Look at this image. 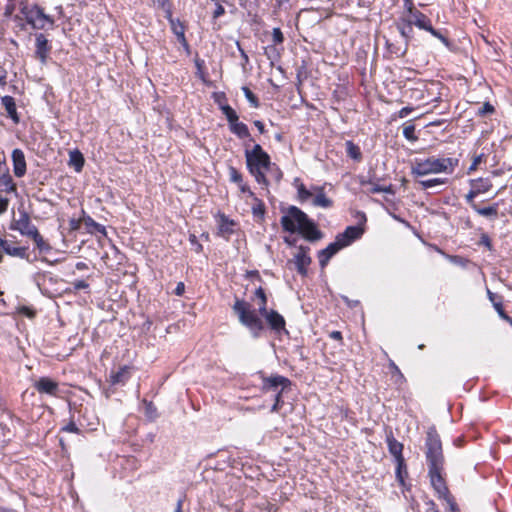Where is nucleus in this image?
<instances>
[{
	"label": "nucleus",
	"mask_w": 512,
	"mask_h": 512,
	"mask_svg": "<svg viewBox=\"0 0 512 512\" xmlns=\"http://www.w3.org/2000/svg\"><path fill=\"white\" fill-rule=\"evenodd\" d=\"M245 158L249 172L259 184L268 186L266 172L273 173L276 181H280L282 178V172L271 162L270 156L263 150L261 145L256 144L251 150H246Z\"/></svg>",
	"instance_id": "nucleus-1"
},
{
	"label": "nucleus",
	"mask_w": 512,
	"mask_h": 512,
	"mask_svg": "<svg viewBox=\"0 0 512 512\" xmlns=\"http://www.w3.org/2000/svg\"><path fill=\"white\" fill-rule=\"evenodd\" d=\"M281 225L285 231L290 233L299 232L309 241H317L322 237V233L315 223L296 206L288 208L287 213L281 217Z\"/></svg>",
	"instance_id": "nucleus-2"
},
{
	"label": "nucleus",
	"mask_w": 512,
	"mask_h": 512,
	"mask_svg": "<svg viewBox=\"0 0 512 512\" xmlns=\"http://www.w3.org/2000/svg\"><path fill=\"white\" fill-rule=\"evenodd\" d=\"M459 160L450 157H428L415 159L411 166V174L415 177H422L429 174L453 173L458 166Z\"/></svg>",
	"instance_id": "nucleus-3"
},
{
	"label": "nucleus",
	"mask_w": 512,
	"mask_h": 512,
	"mask_svg": "<svg viewBox=\"0 0 512 512\" xmlns=\"http://www.w3.org/2000/svg\"><path fill=\"white\" fill-rule=\"evenodd\" d=\"M233 310L237 314L239 322L247 327L254 337H257L264 326L257 313L251 309L250 304L237 299L233 305Z\"/></svg>",
	"instance_id": "nucleus-4"
},
{
	"label": "nucleus",
	"mask_w": 512,
	"mask_h": 512,
	"mask_svg": "<svg viewBox=\"0 0 512 512\" xmlns=\"http://www.w3.org/2000/svg\"><path fill=\"white\" fill-rule=\"evenodd\" d=\"M426 459L428 468L443 467L444 457L442 453V443L437 431L430 428L426 437Z\"/></svg>",
	"instance_id": "nucleus-5"
},
{
	"label": "nucleus",
	"mask_w": 512,
	"mask_h": 512,
	"mask_svg": "<svg viewBox=\"0 0 512 512\" xmlns=\"http://www.w3.org/2000/svg\"><path fill=\"white\" fill-rule=\"evenodd\" d=\"M443 467H431L428 470L430 482L439 499H444L450 507L451 512H458L456 503L449 494L445 480L442 476Z\"/></svg>",
	"instance_id": "nucleus-6"
},
{
	"label": "nucleus",
	"mask_w": 512,
	"mask_h": 512,
	"mask_svg": "<svg viewBox=\"0 0 512 512\" xmlns=\"http://www.w3.org/2000/svg\"><path fill=\"white\" fill-rule=\"evenodd\" d=\"M439 83H419L410 90V98L423 105L438 102L441 97Z\"/></svg>",
	"instance_id": "nucleus-7"
},
{
	"label": "nucleus",
	"mask_w": 512,
	"mask_h": 512,
	"mask_svg": "<svg viewBox=\"0 0 512 512\" xmlns=\"http://www.w3.org/2000/svg\"><path fill=\"white\" fill-rule=\"evenodd\" d=\"M22 13L28 24L34 29H44L47 24L53 25L54 20L50 15L44 13V10L38 5L24 6Z\"/></svg>",
	"instance_id": "nucleus-8"
},
{
	"label": "nucleus",
	"mask_w": 512,
	"mask_h": 512,
	"mask_svg": "<svg viewBox=\"0 0 512 512\" xmlns=\"http://www.w3.org/2000/svg\"><path fill=\"white\" fill-rule=\"evenodd\" d=\"M406 2L409 5L408 6V11L410 13V19L409 20L412 21V25L414 24L419 29L428 31L434 37L438 38L443 44L448 46L449 45L448 39L444 35H442L439 31H437V30H435L433 28V26L431 25L430 19L425 14H423L422 12H420L418 10L414 11L411 2H408V1H406Z\"/></svg>",
	"instance_id": "nucleus-9"
},
{
	"label": "nucleus",
	"mask_w": 512,
	"mask_h": 512,
	"mask_svg": "<svg viewBox=\"0 0 512 512\" xmlns=\"http://www.w3.org/2000/svg\"><path fill=\"white\" fill-rule=\"evenodd\" d=\"M10 228L12 230L19 231L23 236L30 237L32 234H35L37 230L36 226L32 224L30 217L27 212L20 211L19 218L13 220Z\"/></svg>",
	"instance_id": "nucleus-10"
},
{
	"label": "nucleus",
	"mask_w": 512,
	"mask_h": 512,
	"mask_svg": "<svg viewBox=\"0 0 512 512\" xmlns=\"http://www.w3.org/2000/svg\"><path fill=\"white\" fill-rule=\"evenodd\" d=\"M291 386V381L282 375H272L270 377L262 378V390L277 391L281 388V391H285Z\"/></svg>",
	"instance_id": "nucleus-11"
},
{
	"label": "nucleus",
	"mask_w": 512,
	"mask_h": 512,
	"mask_svg": "<svg viewBox=\"0 0 512 512\" xmlns=\"http://www.w3.org/2000/svg\"><path fill=\"white\" fill-rule=\"evenodd\" d=\"M387 442H388L389 452L395 457L396 462H397V471H396L397 477L399 478V480L401 482H403V478H402V467L404 465V458L402 455L403 445L394 438H388Z\"/></svg>",
	"instance_id": "nucleus-12"
},
{
	"label": "nucleus",
	"mask_w": 512,
	"mask_h": 512,
	"mask_svg": "<svg viewBox=\"0 0 512 512\" xmlns=\"http://www.w3.org/2000/svg\"><path fill=\"white\" fill-rule=\"evenodd\" d=\"M35 56L40 60L42 64H45L48 55L51 51V46L48 43V39L42 33L36 34L35 38Z\"/></svg>",
	"instance_id": "nucleus-13"
},
{
	"label": "nucleus",
	"mask_w": 512,
	"mask_h": 512,
	"mask_svg": "<svg viewBox=\"0 0 512 512\" xmlns=\"http://www.w3.org/2000/svg\"><path fill=\"white\" fill-rule=\"evenodd\" d=\"M34 387L41 394L57 396L59 392L58 383L49 377H41L35 383Z\"/></svg>",
	"instance_id": "nucleus-14"
},
{
	"label": "nucleus",
	"mask_w": 512,
	"mask_h": 512,
	"mask_svg": "<svg viewBox=\"0 0 512 512\" xmlns=\"http://www.w3.org/2000/svg\"><path fill=\"white\" fill-rule=\"evenodd\" d=\"M12 163L14 175L18 178L23 177L26 173V160L24 152L21 149H14L12 151Z\"/></svg>",
	"instance_id": "nucleus-15"
},
{
	"label": "nucleus",
	"mask_w": 512,
	"mask_h": 512,
	"mask_svg": "<svg viewBox=\"0 0 512 512\" xmlns=\"http://www.w3.org/2000/svg\"><path fill=\"white\" fill-rule=\"evenodd\" d=\"M363 229L357 226H348L345 231L339 234L336 239L344 247L350 245L354 240L361 237Z\"/></svg>",
	"instance_id": "nucleus-16"
},
{
	"label": "nucleus",
	"mask_w": 512,
	"mask_h": 512,
	"mask_svg": "<svg viewBox=\"0 0 512 512\" xmlns=\"http://www.w3.org/2000/svg\"><path fill=\"white\" fill-rule=\"evenodd\" d=\"M294 264L297 271L305 276L307 274V267L311 263V258L308 255V250L304 247H300L298 252L294 256Z\"/></svg>",
	"instance_id": "nucleus-17"
},
{
	"label": "nucleus",
	"mask_w": 512,
	"mask_h": 512,
	"mask_svg": "<svg viewBox=\"0 0 512 512\" xmlns=\"http://www.w3.org/2000/svg\"><path fill=\"white\" fill-rule=\"evenodd\" d=\"M343 246L340 244L337 239L330 243L325 249L319 252V263L322 267L326 266L329 260L333 255H335L339 250H341Z\"/></svg>",
	"instance_id": "nucleus-18"
},
{
	"label": "nucleus",
	"mask_w": 512,
	"mask_h": 512,
	"mask_svg": "<svg viewBox=\"0 0 512 512\" xmlns=\"http://www.w3.org/2000/svg\"><path fill=\"white\" fill-rule=\"evenodd\" d=\"M263 317H265L266 321L270 325V327L275 331H280L285 328V320L282 315H280L275 310H266V313H261Z\"/></svg>",
	"instance_id": "nucleus-19"
},
{
	"label": "nucleus",
	"mask_w": 512,
	"mask_h": 512,
	"mask_svg": "<svg viewBox=\"0 0 512 512\" xmlns=\"http://www.w3.org/2000/svg\"><path fill=\"white\" fill-rule=\"evenodd\" d=\"M0 192L7 194L17 192L16 184L14 183L8 169H4V173L0 175Z\"/></svg>",
	"instance_id": "nucleus-20"
},
{
	"label": "nucleus",
	"mask_w": 512,
	"mask_h": 512,
	"mask_svg": "<svg viewBox=\"0 0 512 512\" xmlns=\"http://www.w3.org/2000/svg\"><path fill=\"white\" fill-rule=\"evenodd\" d=\"M168 19H169L172 31L177 36V38L180 41V43L183 46L188 47V43H187V40L185 38L184 26L182 25V23L178 19H173L171 17L170 13L168 15Z\"/></svg>",
	"instance_id": "nucleus-21"
},
{
	"label": "nucleus",
	"mask_w": 512,
	"mask_h": 512,
	"mask_svg": "<svg viewBox=\"0 0 512 512\" xmlns=\"http://www.w3.org/2000/svg\"><path fill=\"white\" fill-rule=\"evenodd\" d=\"M1 104L5 108L8 116L14 120V122H18V115L16 110V104L14 98L11 96H4L1 98Z\"/></svg>",
	"instance_id": "nucleus-22"
},
{
	"label": "nucleus",
	"mask_w": 512,
	"mask_h": 512,
	"mask_svg": "<svg viewBox=\"0 0 512 512\" xmlns=\"http://www.w3.org/2000/svg\"><path fill=\"white\" fill-rule=\"evenodd\" d=\"M69 165L73 166L76 172H80L84 166V157L79 150L69 152Z\"/></svg>",
	"instance_id": "nucleus-23"
},
{
	"label": "nucleus",
	"mask_w": 512,
	"mask_h": 512,
	"mask_svg": "<svg viewBox=\"0 0 512 512\" xmlns=\"http://www.w3.org/2000/svg\"><path fill=\"white\" fill-rule=\"evenodd\" d=\"M470 185L479 194L488 192L492 187L491 181L484 178L472 179L470 180Z\"/></svg>",
	"instance_id": "nucleus-24"
},
{
	"label": "nucleus",
	"mask_w": 512,
	"mask_h": 512,
	"mask_svg": "<svg viewBox=\"0 0 512 512\" xmlns=\"http://www.w3.org/2000/svg\"><path fill=\"white\" fill-rule=\"evenodd\" d=\"M230 130L233 134L240 138H246L250 136L247 125L243 122L236 121L230 125Z\"/></svg>",
	"instance_id": "nucleus-25"
},
{
	"label": "nucleus",
	"mask_w": 512,
	"mask_h": 512,
	"mask_svg": "<svg viewBox=\"0 0 512 512\" xmlns=\"http://www.w3.org/2000/svg\"><path fill=\"white\" fill-rule=\"evenodd\" d=\"M129 378V367L123 366L117 372L111 374L112 384L124 383Z\"/></svg>",
	"instance_id": "nucleus-26"
},
{
	"label": "nucleus",
	"mask_w": 512,
	"mask_h": 512,
	"mask_svg": "<svg viewBox=\"0 0 512 512\" xmlns=\"http://www.w3.org/2000/svg\"><path fill=\"white\" fill-rule=\"evenodd\" d=\"M477 214L483 216V217H492L496 218L498 215V205L494 204L488 207L480 208L478 205L476 206V209H473Z\"/></svg>",
	"instance_id": "nucleus-27"
},
{
	"label": "nucleus",
	"mask_w": 512,
	"mask_h": 512,
	"mask_svg": "<svg viewBox=\"0 0 512 512\" xmlns=\"http://www.w3.org/2000/svg\"><path fill=\"white\" fill-rule=\"evenodd\" d=\"M487 295L489 300L492 302L495 310L497 311L498 315L504 320H509V316L505 313L502 303L500 301H496V295L489 289L487 290Z\"/></svg>",
	"instance_id": "nucleus-28"
},
{
	"label": "nucleus",
	"mask_w": 512,
	"mask_h": 512,
	"mask_svg": "<svg viewBox=\"0 0 512 512\" xmlns=\"http://www.w3.org/2000/svg\"><path fill=\"white\" fill-rule=\"evenodd\" d=\"M346 153L347 155L355 161H360L362 158V153L360 148L354 144L352 141H347L345 143Z\"/></svg>",
	"instance_id": "nucleus-29"
},
{
	"label": "nucleus",
	"mask_w": 512,
	"mask_h": 512,
	"mask_svg": "<svg viewBox=\"0 0 512 512\" xmlns=\"http://www.w3.org/2000/svg\"><path fill=\"white\" fill-rule=\"evenodd\" d=\"M234 222L229 220L226 216L221 215L219 229L223 235H229L233 233Z\"/></svg>",
	"instance_id": "nucleus-30"
},
{
	"label": "nucleus",
	"mask_w": 512,
	"mask_h": 512,
	"mask_svg": "<svg viewBox=\"0 0 512 512\" xmlns=\"http://www.w3.org/2000/svg\"><path fill=\"white\" fill-rule=\"evenodd\" d=\"M313 205L328 208L332 205V201L327 198L322 189H320L318 194L313 198Z\"/></svg>",
	"instance_id": "nucleus-31"
},
{
	"label": "nucleus",
	"mask_w": 512,
	"mask_h": 512,
	"mask_svg": "<svg viewBox=\"0 0 512 512\" xmlns=\"http://www.w3.org/2000/svg\"><path fill=\"white\" fill-rule=\"evenodd\" d=\"M397 27L400 34L406 41L411 38L413 32L411 20L403 21V23H399Z\"/></svg>",
	"instance_id": "nucleus-32"
},
{
	"label": "nucleus",
	"mask_w": 512,
	"mask_h": 512,
	"mask_svg": "<svg viewBox=\"0 0 512 512\" xmlns=\"http://www.w3.org/2000/svg\"><path fill=\"white\" fill-rule=\"evenodd\" d=\"M255 297L259 299V313H266L267 310V297L262 287H259L255 291Z\"/></svg>",
	"instance_id": "nucleus-33"
},
{
	"label": "nucleus",
	"mask_w": 512,
	"mask_h": 512,
	"mask_svg": "<svg viewBox=\"0 0 512 512\" xmlns=\"http://www.w3.org/2000/svg\"><path fill=\"white\" fill-rule=\"evenodd\" d=\"M221 110L223 112V114L226 116L228 122H229V126L232 124V123H235L236 121H238V115L237 113L235 112V110L229 106V105H222L221 107Z\"/></svg>",
	"instance_id": "nucleus-34"
},
{
	"label": "nucleus",
	"mask_w": 512,
	"mask_h": 512,
	"mask_svg": "<svg viewBox=\"0 0 512 512\" xmlns=\"http://www.w3.org/2000/svg\"><path fill=\"white\" fill-rule=\"evenodd\" d=\"M447 182V179L445 178H433L428 180H421L419 181V184L423 189H429L438 185H443Z\"/></svg>",
	"instance_id": "nucleus-35"
},
{
	"label": "nucleus",
	"mask_w": 512,
	"mask_h": 512,
	"mask_svg": "<svg viewBox=\"0 0 512 512\" xmlns=\"http://www.w3.org/2000/svg\"><path fill=\"white\" fill-rule=\"evenodd\" d=\"M83 221L89 229L93 228L95 231H97L101 234L106 233L105 227L103 225L95 222L90 216L83 217Z\"/></svg>",
	"instance_id": "nucleus-36"
},
{
	"label": "nucleus",
	"mask_w": 512,
	"mask_h": 512,
	"mask_svg": "<svg viewBox=\"0 0 512 512\" xmlns=\"http://www.w3.org/2000/svg\"><path fill=\"white\" fill-rule=\"evenodd\" d=\"M4 251L8 255L17 256V257H24V255L26 253V249L25 248H23V247H13V246H11L9 244L4 246Z\"/></svg>",
	"instance_id": "nucleus-37"
},
{
	"label": "nucleus",
	"mask_w": 512,
	"mask_h": 512,
	"mask_svg": "<svg viewBox=\"0 0 512 512\" xmlns=\"http://www.w3.org/2000/svg\"><path fill=\"white\" fill-rule=\"evenodd\" d=\"M403 136L409 141H416L417 136L415 135V126L412 124H406L403 127Z\"/></svg>",
	"instance_id": "nucleus-38"
},
{
	"label": "nucleus",
	"mask_w": 512,
	"mask_h": 512,
	"mask_svg": "<svg viewBox=\"0 0 512 512\" xmlns=\"http://www.w3.org/2000/svg\"><path fill=\"white\" fill-rule=\"evenodd\" d=\"M242 91L246 97V99L249 101V103L257 108L259 106V101L255 94L248 88V87H242Z\"/></svg>",
	"instance_id": "nucleus-39"
},
{
	"label": "nucleus",
	"mask_w": 512,
	"mask_h": 512,
	"mask_svg": "<svg viewBox=\"0 0 512 512\" xmlns=\"http://www.w3.org/2000/svg\"><path fill=\"white\" fill-rule=\"evenodd\" d=\"M297 192H298V197H299L300 201H306L312 197V193L309 190H307L306 187L304 186V184H302V183H300L297 186Z\"/></svg>",
	"instance_id": "nucleus-40"
},
{
	"label": "nucleus",
	"mask_w": 512,
	"mask_h": 512,
	"mask_svg": "<svg viewBox=\"0 0 512 512\" xmlns=\"http://www.w3.org/2000/svg\"><path fill=\"white\" fill-rule=\"evenodd\" d=\"M229 177L232 182L241 184L242 183V175L241 173L234 167L229 168Z\"/></svg>",
	"instance_id": "nucleus-41"
},
{
	"label": "nucleus",
	"mask_w": 512,
	"mask_h": 512,
	"mask_svg": "<svg viewBox=\"0 0 512 512\" xmlns=\"http://www.w3.org/2000/svg\"><path fill=\"white\" fill-rule=\"evenodd\" d=\"M477 195H479V193H476V190L472 188L469 191V193L465 196L467 203L470 205L472 209H476L477 204L475 203L474 199Z\"/></svg>",
	"instance_id": "nucleus-42"
},
{
	"label": "nucleus",
	"mask_w": 512,
	"mask_h": 512,
	"mask_svg": "<svg viewBox=\"0 0 512 512\" xmlns=\"http://www.w3.org/2000/svg\"><path fill=\"white\" fill-rule=\"evenodd\" d=\"M273 42L275 44H281L284 41V36L280 28H273L272 31Z\"/></svg>",
	"instance_id": "nucleus-43"
},
{
	"label": "nucleus",
	"mask_w": 512,
	"mask_h": 512,
	"mask_svg": "<svg viewBox=\"0 0 512 512\" xmlns=\"http://www.w3.org/2000/svg\"><path fill=\"white\" fill-rule=\"evenodd\" d=\"M493 112H494V107L489 102H486L478 110V115L485 116L487 114H492Z\"/></svg>",
	"instance_id": "nucleus-44"
},
{
	"label": "nucleus",
	"mask_w": 512,
	"mask_h": 512,
	"mask_svg": "<svg viewBox=\"0 0 512 512\" xmlns=\"http://www.w3.org/2000/svg\"><path fill=\"white\" fill-rule=\"evenodd\" d=\"M483 161V154H480V155H477L473 158V161L470 165V167L468 168V173L470 174L471 172L475 171L478 166L482 163Z\"/></svg>",
	"instance_id": "nucleus-45"
},
{
	"label": "nucleus",
	"mask_w": 512,
	"mask_h": 512,
	"mask_svg": "<svg viewBox=\"0 0 512 512\" xmlns=\"http://www.w3.org/2000/svg\"><path fill=\"white\" fill-rule=\"evenodd\" d=\"M30 238H32L36 244V246L39 248V249H44V240L42 238V236L39 234L38 230L35 231V234H32L30 236Z\"/></svg>",
	"instance_id": "nucleus-46"
},
{
	"label": "nucleus",
	"mask_w": 512,
	"mask_h": 512,
	"mask_svg": "<svg viewBox=\"0 0 512 512\" xmlns=\"http://www.w3.org/2000/svg\"><path fill=\"white\" fill-rule=\"evenodd\" d=\"M371 192L372 193H380V192H385V193H392V188L391 186H388V187H382L380 185H373L372 188H371Z\"/></svg>",
	"instance_id": "nucleus-47"
},
{
	"label": "nucleus",
	"mask_w": 512,
	"mask_h": 512,
	"mask_svg": "<svg viewBox=\"0 0 512 512\" xmlns=\"http://www.w3.org/2000/svg\"><path fill=\"white\" fill-rule=\"evenodd\" d=\"M73 287L75 290H84L89 287V284L84 280H77L73 282Z\"/></svg>",
	"instance_id": "nucleus-48"
},
{
	"label": "nucleus",
	"mask_w": 512,
	"mask_h": 512,
	"mask_svg": "<svg viewBox=\"0 0 512 512\" xmlns=\"http://www.w3.org/2000/svg\"><path fill=\"white\" fill-rule=\"evenodd\" d=\"M81 220L72 218L69 220L70 231H77L80 228Z\"/></svg>",
	"instance_id": "nucleus-49"
},
{
	"label": "nucleus",
	"mask_w": 512,
	"mask_h": 512,
	"mask_svg": "<svg viewBox=\"0 0 512 512\" xmlns=\"http://www.w3.org/2000/svg\"><path fill=\"white\" fill-rule=\"evenodd\" d=\"M215 3H216V9H215V11L213 13V17L216 19V18L222 16L225 13V9L218 2H215Z\"/></svg>",
	"instance_id": "nucleus-50"
},
{
	"label": "nucleus",
	"mask_w": 512,
	"mask_h": 512,
	"mask_svg": "<svg viewBox=\"0 0 512 512\" xmlns=\"http://www.w3.org/2000/svg\"><path fill=\"white\" fill-rule=\"evenodd\" d=\"M20 312L29 318H33L35 316V312L26 306L21 307Z\"/></svg>",
	"instance_id": "nucleus-51"
},
{
	"label": "nucleus",
	"mask_w": 512,
	"mask_h": 512,
	"mask_svg": "<svg viewBox=\"0 0 512 512\" xmlns=\"http://www.w3.org/2000/svg\"><path fill=\"white\" fill-rule=\"evenodd\" d=\"M8 203L9 201L7 198H3L2 196H0V214L6 211Z\"/></svg>",
	"instance_id": "nucleus-52"
},
{
	"label": "nucleus",
	"mask_w": 512,
	"mask_h": 512,
	"mask_svg": "<svg viewBox=\"0 0 512 512\" xmlns=\"http://www.w3.org/2000/svg\"><path fill=\"white\" fill-rule=\"evenodd\" d=\"M253 213L255 215H263L264 214V205L259 202L257 206L253 207Z\"/></svg>",
	"instance_id": "nucleus-53"
},
{
	"label": "nucleus",
	"mask_w": 512,
	"mask_h": 512,
	"mask_svg": "<svg viewBox=\"0 0 512 512\" xmlns=\"http://www.w3.org/2000/svg\"><path fill=\"white\" fill-rule=\"evenodd\" d=\"M413 110V108L411 107H403L400 111H399V117L400 118H404L406 116L409 115V113Z\"/></svg>",
	"instance_id": "nucleus-54"
},
{
	"label": "nucleus",
	"mask_w": 512,
	"mask_h": 512,
	"mask_svg": "<svg viewBox=\"0 0 512 512\" xmlns=\"http://www.w3.org/2000/svg\"><path fill=\"white\" fill-rule=\"evenodd\" d=\"M185 286L183 282H179L175 288V294L181 296L184 293Z\"/></svg>",
	"instance_id": "nucleus-55"
},
{
	"label": "nucleus",
	"mask_w": 512,
	"mask_h": 512,
	"mask_svg": "<svg viewBox=\"0 0 512 512\" xmlns=\"http://www.w3.org/2000/svg\"><path fill=\"white\" fill-rule=\"evenodd\" d=\"M330 338L334 339V340H337V341H341L342 340V334L340 331H332L330 334H329Z\"/></svg>",
	"instance_id": "nucleus-56"
},
{
	"label": "nucleus",
	"mask_w": 512,
	"mask_h": 512,
	"mask_svg": "<svg viewBox=\"0 0 512 512\" xmlns=\"http://www.w3.org/2000/svg\"><path fill=\"white\" fill-rule=\"evenodd\" d=\"M254 125L256 126V128L258 129V131L260 133L265 132L264 124L261 121H259V120L254 121Z\"/></svg>",
	"instance_id": "nucleus-57"
},
{
	"label": "nucleus",
	"mask_w": 512,
	"mask_h": 512,
	"mask_svg": "<svg viewBox=\"0 0 512 512\" xmlns=\"http://www.w3.org/2000/svg\"><path fill=\"white\" fill-rule=\"evenodd\" d=\"M239 185H240V190L242 192H244V193L247 192L250 196H254V193L249 189V187L246 184L241 183Z\"/></svg>",
	"instance_id": "nucleus-58"
},
{
	"label": "nucleus",
	"mask_w": 512,
	"mask_h": 512,
	"mask_svg": "<svg viewBox=\"0 0 512 512\" xmlns=\"http://www.w3.org/2000/svg\"><path fill=\"white\" fill-rule=\"evenodd\" d=\"M283 392H284V391H281V388H280L279 390L275 391V393H276V394H275V401H276V402H278V403H282V404H283V401H282V399H281V397H282V393H283Z\"/></svg>",
	"instance_id": "nucleus-59"
},
{
	"label": "nucleus",
	"mask_w": 512,
	"mask_h": 512,
	"mask_svg": "<svg viewBox=\"0 0 512 512\" xmlns=\"http://www.w3.org/2000/svg\"><path fill=\"white\" fill-rule=\"evenodd\" d=\"M64 429L69 432H77V430H78V428L76 427V425L74 423H70Z\"/></svg>",
	"instance_id": "nucleus-60"
},
{
	"label": "nucleus",
	"mask_w": 512,
	"mask_h": 512,
	"mask_svg": "<svg viewBox=\"0 0 512 512\" xmlns=\"http://www.w3.org/2000/svg\"><path fill=\"white\" fill-rule=\"evenodd\" d=\"M6 79V72L4 69L0 68V84L4 85Z\"/></svg>",
	"instance_id": "nucleus-61"
},
{
	"label": "nucleus",
	"mask_w": 512,
	"mask_h": 512,
	"mask_svg": "<svg viewBox=\"0 0 512 512\" xmlns=\"http://www.w3.org/2000/svg\"><path fill=\"white\" fill-rule=\"evenodd\" d=\"M282 406V403H278V402H274L273 406L271 407V412L274 413V412H278L279 409L281 408Z\"/></svg>",
	"instance_id": "nucleus-62"
},
{
	"label": "nucleus",
	"mask_w": 512,
	"mask_h": 512,
	"mask_svg": "<svg viewBox=\"0 0 512 512\" xmlns=\"http://www.w3.org/2000/svg\"><path fill=\"white\" fill-rule=\"evenodd\" d=\"M389 366H390V368L392 369L393 372L398 373V374L401 375L399 368L397 367V365L393 361L390 362Z\"/></svg>",
	"instance_id": "nucleus-63"
},
{
	"label": "nucleus",
	"mask_w": 512,
	"mask_h": 512,
	"mask_svg": "<svg viewBox=\"0 0 512 512\" xmlns=\"http://www.w3.org/2000/svg\"><path fill=\"white\" fill-rule=\"evenodd\" d=\"M182 504H183V500L182 499H178L177 505H176V508H175L174 512H182Z\"/></svg>",
	"instance_id": "nucleus-64"
}]
</instances>
